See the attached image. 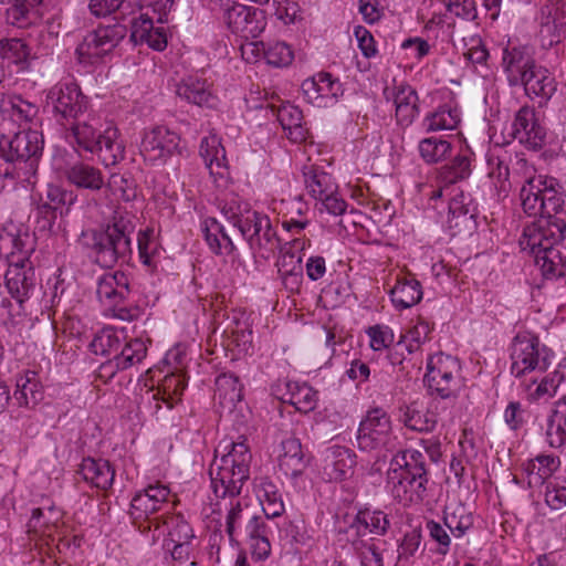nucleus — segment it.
Segmentation results:
<instances>
[{"mask_svg":"<svg viewBox=\"0 0 566 566\" xmlns=\"http://www.w3.org/2000/svg\"><path fill=\"white\" fill-rule=\"evenodd\" d=\"M222 451V455L220 458L216 455L212 461L209 475L216 496L231 499L226 517V532L233 542L237 526L251 516L248 513V506H243L240 500L234 499L250 476L252 454L244 440L224 444Z\"/></svg>","mask_w":566,"mask_h":566,"instance_id":"obj_1","label":"nucleus"},{"mask_svg":"<svg viewBox=\"0 0 566 566\" xmlns=\"http://www.w3.org/2000/svg\"><path fill=\"white\" fill-rule=\"evenodd\" d=\"M565 238V220L551 223L542 219L525 227L520 247L534 256L536 265L546 279H558L566 276V258L558 249Z\"/></svg>","mask_w":566,"mask_h":566,"instance_id":"obj_2","label":"nucleus"},{"mask_svg":"<svg viewBox=\"0 0 566 566\" xmlns=\"http://www.w3.org/2000/svg\"><path fill=\"white\" fill-rule=\"evenodd\" d=\"M11 133L0 134V158L7 163V167L0 169V176L12 181L33 184L43 150L42 135L29 128Z\"/></svg>","mask_w":566,"mask_h":566,"instance_id":"obj_3","label":"nucleus"},{"mask_svg":"<svg viewBox=\"0 0 566 566\" xmlns=\"http://www.w3.org/2000/svg\"><path fill=\"white\" fill-rule=\"evenodd\" d=\"M135 219L130 212L117 209L104 230H91L85 234L90 237L91 242L86 245L92 250L97 264L113 268L117 263L129 261Z\"/></svg>","mask_w":566,"mask_h":566,"instance_id":"obj_4","label":"nucleus"},{"mask_svg":"<svg viewBox=\"0 0 566 566\" xmlns=\"http://www.w3.org/2000/svg\"><path fill=\"white\" fill-rule=\"evenodd\" d=\"M502 66L510 86L522 85L531 98L548 101L556 92L554 75L545 66L538 65L526 48H505Z\"/></svg>","mask_w":566,"mask_h":566,"instance_id":"obj_5","label":"nucleus"},{"mask_svg":"<svg viewBox=\"0 0 566 566\" xmlns=\"http://www.w3.org/2000/svg\"><path fill=\"white\" fill-rule=\"evenodd\" d=\"M426 455L413 449L397 453L388 471L392 496L403 505L421 503L428 491Z\"/></svg>","mask_w":566,"mask_h":566,"instance_id":"obj_6","label":"nucleus"},{"mask_svg":"<svg viewBox=\"0 0 566 566\" xmlns=\"http://www.w3.org/2000/svg\"><path fill=\"white\" fill-rule=\"evenodd\" d=\"M96 118L90 113L76 123L66 125V138H73L78 149L96 154L106 167L116 165L124 158V146L118 140L115 127H107L104 132L95 128Z\"/></svg>","mask_w":566,"mask_h":566,"instance_id":"obj_7","label":"nucleus"},{"mask_svg":"<svg viewBox=\"0 0 566 566\" xmlns=\"http://www.w3.org/2000/svg\"><path fill=\"white\" fill-rule=\"evenodd\" d=\"M520 197L524 212L536 218L533 222L542 219L551 223L564 220L557 216L563 209L564 198L559 189H555L553 180L542 176L531 177L522 187Z\"/></svg>","mask_w":566,"mask_h":566,"instance_id":"obj_8","label":"nucleus"},{"mask_svg":"<svg viewBox=\"0 0 566 566\" xmlns=\"http://www.w3.org/2000/svg\"><path fill=\"white\" fill-rule=\"evenodd\" d=\"M48 106L62 127L76 123L88 113V99L75 83H57L46 94Z\"/></svg>","mask_w":566,"mask_h":566,"instance_id":"obj_9","label":"nucleus"},{"mask_svg":"<svg viewBox=\"0 0 566 566\" xmlns=\"http://www.w3.org/2000/svg\"><path fill=\"white\" fill-rule=\"evenodd\" d=\"M460 364L455 357L442 353L433 355L427 363L424 382L429 391L446 399L459 388Z\"/></svg>","mask_w":566,"mask_h":566,"instance_id":"obj_10","label":"nucleus"},{"mask_svg":"<svg viewBox=\"0 0 566 566\" xmlns=\"http://www.w3.org/2000/svg\"><path fill=\"white\" fill-rule=\"evenodd\" d=\"M548 356V349L541 346L537 336L517 334L511 346V373L515 377H521L527 371L544 370L549 364Z\"/></svg>","mask_w":566,"mask_h":566,"instance_id":"obj_11","label":"nucleus"},{"mask_svg":"<svg viewBox=\"0 0 566 566\" xmlns=\"http://www.w3.org/2000/svg\"><path fill=\"white\" fill-rule=\"evenodd\" d=\"M390 438L391 421L387 412L381 408L370 409L358 428V448L363 451L386 448Z\"/></svg>","mask_w":566,"mask_h":566,"instance_id":"obj_12","label":"nucleus"},{"mask_svg":"<svg viewBox=\"0 0 566 566\" xmlns=\"http://www.w3.org/2000/svg\"><path fill=\"white\" fill-rule=\"evenodd\" d=\"M180 137L165 126H156L144 134L140 155L151 165H163L179 153Z\"/></svg>","mask_w":566,"mask_h":566,"instance_id":"obj_13","label":"nucleus"},{"mask_svg":"<svg viewBox=\"0 0 566 566\" xmlns=\"http://www.w3.org/2000/svg\"><path fill=\"white\" fill-rule=\"evenodd\" d=\"M127 29L120 23L99 25L90 32L77 46L76 52L81 59L93 61L112 52L126 36Z\"/></svg>","mask_w":566,"mask_h":566,"instance_id":"obj_14","label":"nucleus"},{"mask_svg":"<svg viewBox=\"0 0 566 566\" xmlns=\"http://www.w3.org/2000/svg\"><path fill=\"white\" fill-rule=\"evenodd\" d=\"M73 193L55 185H48L45 192L33 198L36 227L40 231H53L57 211L66 203L72 205Z\"/></svg>","mask_w":566,"mask_h":566,"instance_id":"obj_15","label":"nucleus"},{"mask_svg":"<svg viewBox=\"0 0 566 566\" xmlns=\"http://www.w3.org/2000/svg\"><path fill=\"white\" fill-rule=\"evenodd\" d=\"M224 21L228 28L244 39L256 38L265 28V17L262 10L234 2L224 10Z\"/></svg>","mask_w":566,"mask_h":566,"instance_id":"obj_16","label":"nucleus"},{"mask_svg":"<svg viewBox=\"0 0 566 566\" xmlns=\"http://www.w3.org/2000/svg\"><path fill=\"white\" fill-rule=\"evenodd\" d=\"M4 280L8 292L20 304L31 296L36 285L35 271L27 258L10 261Z\"/></svg>","mask_w":566,"mask_h":566,"instance_id":"obj_17","label":"nucleus"},{"mask_svg":"<svg viewBox=\"0 0 566 566\" xmlns=\"http://www.w3.org/2000/svg\"><path fill=\"white\" fill-rule=\"evenodd\" d=\"M170 490L164 484H149L138 491L130 501L129 514L137 520H147L168 503Z\"/></svg>","mask_w":566,"mask_h":566,"instance_id":"obj_18","label":"nucleus"},{"mask_svg":"<svg viewBox=\"0 0 566 566\" xmlns=\"http://www.w3.org/2000/svg\"><path fill=\"white\" fill-rule=\"evenodd\" d=\"M0 113L3 129L11 133L14 126L22 129L24 125L31 123L36 117L39 108L20 95H12L2 101Z\"/></svg>","mask_w":566,"mask_h":566,"instance_id":"obj_19","label":"nucleus"},{"mask_svg":"<svg viewBox=\"0 0 566 566\" xmlns=\"http://www.w3.org/2000/svg\"><path fill=\"white\" fill-rule=\"evenodd\" d=\"M176 94L185 102L199 107L214 108L218 104L212 84L195 75L184 77L176 85Z\"/></svg>","mask_w":566,"mask_h":566,"instance_id":"obj_20","label":"nucleus"},{"mask_svg":"<svg viewBox=\"0 0 566 566\" xmlns=\"http://www.w3.org/2000/svg\"><path fill=\"white\" fill-rule=\"evenodd\" d=\"M384 94L387 99L392 98L396 106V120L400 127H409L419 115V97L410 86L400 84L392 88L386 87Z\"/></svg>","mask_w":566,"mask_h":566,"instance_id":"obj_21","label":"nucleus"},{"mask_svg":"<svg viewBox=\"0 0 566 566\" xmlns=\"http://www.w3.org/2000/svg\"><path fill=\"white\" fill-rule=\"evenodd\" d=\"M512 135L532 149H539L545 144V130L537 123L534 109L528 106L521 107L516 113Z\"/></svg>","mask_w":566,"mask_h":566,"instance_id":"obj_22","label":"nucleus"},{"mask_svg":"<svg viewBox=\"0 0 566 566\" xmlns=\"http://www.w3.org/2000/svg\"><path fill=\"white\" fill-rule=\"evenodd\" d=\"M64 176L70 185L90 192H98L106 185L103 171L85 161L70 164L65 168Z\"/></svg>","mask_w":566,"mask_h":566,"instance_id":"obj_23","label":"nucleus"},{"mask_svg":"<svg viewBox=\"0 0 566 566\" xmlns=\"http://www.w3.org/2000/svg\"><path fill=\"white\" fill-rule=\"evenodd\" d=\"M96 294L103 305L118 306L129 294L127 275L120 271L103 274L97 281Z\"/></svg>","mask_w":566,"mask_h":566,"instance_id":"obj_24","label":"nucleus"},{"mask_svg":"<svg viewBox=\"0 0 566 566\" xmlns=\"http://www.w3.org/2000/svg\"><path fill=\"white\" fill-rule=\"evenodd\" d=\"M308 459L303 452L302 444L296 438H287L281 442L279 468L285 476L295 479L307 468Z\"/></svg>","mask_w":566,"mask_h":566,"instance_id":"obj_25","label":"nucleus"},{"mask_svg":"<svg viewBox=\"0 0 566 566\" xmlns=\"http://www.w3.org/2000/svg\"><path fill=\"white\" fill-rule=\"evenodd\" d=\"M147 355V346L140 338H134L114 355L112 359L101 366L103 373L113 376L118 370H125L143 361Z\"/></svg>","mask_w":566,"mask_h":566,"instance_id":"obj_26","label":"nucleus"},{"mask_svg":"<svg viewBox=\"0 0 566 566\" xmlns=\"http://www.w3.org/2000/svg\"><path fill=\"white\" fill-rule=\"evenodd\" d=\"M222 211L248 241L252 234H255V228H259L260 219L266 217L265 214L251 210L248 203H240L235 200L227 202Z\"/></svg>","mask_w":566,"mask_h":566,"instance_id":"obj_27","label":"nucleus"},{"mask_svg":"<svg viewBox=\"0 0 566 566\" xmlns=\"http://www.w3.org/2000/svg\"><path fill=\"white\" fill-rule=\"evenodd\" d=\"M78 474L91 485L99 490H108L114 482L115 470L107 460L85 458L78 468Z\"/></svg>","mask_w":566,"mask_h":566,"instance_id":"obj_28","label":"nucleus"},{"mask_svg":"<svg viewBox=\"0 0 566 566\" xmlns=\"http://www.w3.org/2000/svg\"><path fill=\"white\" fill-rule=\"evenodd\" d=\"M253 485L266 517L280 516L284 512V504L277 485L268 476L255 478Z\"/></svg>","mask_w":566,"mask_h":566,"instance_id":"obj_29","label":"nucleus"},{"mask_svg":"<svg viewBox=\"0 0 566 566\" xmlns=\"http://www.w3.org/2000/svg\"><path fill=\"white\" fill-rule=\"evenodd\" d=\"M325 467L331 480L342 481L353 475L356 465V454L348 448L334 446L328 449Z\"/></svg>","mask_w":566,"mask_h":566,"instance_id":"obj_30","label":"nucleus"},{"mask_svg":"<svg viewBox=\"0 0 566 566\" xmlns=\"http://www.w3.org/2000/svg\"><path fill=\"white\" fill-rule=\"evenodd\" d=\"M250 248L263 259H269L277 248H281V239L273 229L270 218H261L255 234L249 239Z\"/></svg>","mask_w":566,"mask_h":566,"instance_id":"obj_31","label":"nucleus"},{"mask_svg":"<svg viewBox=\"0 0 566 566\" xmlns=\"http://www.w3.org/2000/svg\"><path fill=\"white\" fill-rule=\"evenodd\" d=\"M555 396H566V359L557 368L542 378L530 397L535 400L551 399Z\"/></svg>","mask_w":566,"mask_h":566,"instance_id":"obj_32","label":"nucleus"},{"mask_svg":"<svg viewBox=\"0 0 566 566\" xmlns=\"http://www.w3.org/2000/svg\"><path fill=\"white\" fill-rule=\"evenodd\" d=\"M390 526L387 514L380 510L364 509L356 514L352 527L356 530L358 535L371 534L374 536H382Z\"/></svg>","mask_w":566,"mask_h":566,"instance_id":"obj_33","label":"nucleus"},{"mask_svg":"<svg viewBox=\"0 0 566 566\" xmlns=\"http://www.w3.org/2000/svg\"><path fill=\"white\" fill-rule=\"evenodd\" d=\"M422 295L421 284L415 277L400 276L390 290L391 302L399 310L409 308L418 304Z\"/></svg>","mask_w":566,"mask_h":566,"instance_id":"obj_34","label":"nucleus"},{"mask_svg":"<svg viewBox=\"0 0 566 566\" xmlns=\"http://www.w3.org/2000/svg\"><path fill=\"white\" fill-rule=\"evenodd\" d=\"M476 214L478 208L470 195L461 192L449 202V223L451 227L470 228L474 224Z\"/></svg>","mask_w":566,"mask_h":566,"instance_id":"obj_35","label":"nucleus"},{"mask_svg":"<svg viewBox=\"0 0 566 566\" xmlns=\"http://www.w3.org/2000/svg\"><path fill=\"white\" fill-rule=\"evenodd\" d=\"M303 177L308 193L317 200L337 191V185L332 176L315 166H305Z\"/></svg>","mask_w":566,"mask_h":566,"instance_id":"obj_36","label":"nucleus"},{"mask_svg":"<svg viewBox=\"0 0 566 566\" xmlns=\"http://www.w3.org/2000/svg\"><path fill=\"white\" fill-rule=\"evenodd\" d=\"M31 52L24 40L19 38L0 40V61L3 65H17L20 71L28 67Z\"/></svg>","mask_w":566,"mask_h":566,"instance_id":"obj_37","label":"nucleus"},{"mask_svg":"<svg viewBox=\"0 0 566 566\" xmlns=\"http://www.w3.org/2000/svg\"><path fill=\"white\" fill-rule=\"evenodd\" d=\"M546 437L553 448H560L566 443V395L554 405L547 420Z\"/></svg>","mask_w":566,"mask_h":566,"instance_id":"obj_38","label":"nucleus"},{"mask_svg":"<svg viewBox=\"0 0 566 566\" xmlns=\"http://www.w3.org/2000/svg\"><path fill=\"white\" fill-rule=\"evenodd\" d=\"M558 464L559 460L556 457L547 454H541L528 460L523 464V470L528 479V486L533 488L546 483L545 480L553 474Z\"/></svg>","mask_w":566,"mask_h":566,"instance_id":"obj_39","label":"nucleus"},{"mask_svg":"<svg viewBox=\"0 0 566 566\" xmlns=\"http://www.w3.org/2000/svg\"><path fill=\"white\" fill-rule=\"evenodd\" d=\"M460 111L455 106L444 104L428 114L422 122L427 133L455 129L460 123Z\"/></svg>","mask_w":566,"mask_h":566,"instance_id":"obj_40","label":"nucleus"},{"mask_svg":"<svg viewBox=\"0 0 566 566\" xmlns=\"http://www.w3.org/2000/svg\"><path fill=\"white\" fill-rule=\"evenodd\" d=\"M14 400L20 407L33 408L43 399V391L35 373H28L17 380Z\"/></svg>","mask_w":566,"mask_h":566,"instance_id":"obj_41","label":"nucleus"},{"mask_svg":"<svg viewBox=\"0 0 566 566\" xmlns=\"http://www.w3.org/2000/svg\"><path fill=\"white\" fill-rule=\"evenodd\" d=\"M220 405L232 408L237 402L241 401L242 384L234 374H221L216 379V394Z\"/></svg>","mask_w":566,"mask_h":566,"instance_id":"obj_42","label":"nucleus"},{"mask_svg":"<svg viewBox=\"0 0 566 566\" xmlns=\"http://www.w3.org/2000/svg\"><path fill=\"white\" fill-rule=\"evenodd\" d=\"M205 239L216 254H230L234 245L224 228L213 218L206 219L202 223Z\"/></svg>","mask_w":566,"mask_h":566,"instance_id":"obj_43","label":"nucleus"},{"mask_svg":"<svg viewBox=\"0 0 566 566\" xmlns=\"http://www.w3.org/2000/svg\"><path fill=\"white\" fill-rule=\"evenodd\" d=\"M471 154H458L454 158L440 168L439 177L446 185L455 184L464 180L471 175Z\"/></svg>","mask_w":566,"mask_h":566,"instance_id":"obj_44","label":"nucleus"},{"mask_svg":"<svg viewBox=\"0 0 566 566\" xmlns=\"http://www.w3.org/2000/svg\"><path fill=\"white\" fill-rule=\"evenodd\" d=\"M157 527H163L166 532L168 541L171 543H180L185 541H193L195 533L190 524L185 520L181 514H174L167 516L163 524L159 525L158 518H154Z\"/></svg>","mask_w":566,"mask_h":566,"instance_id":"obj_45","label":"nucleus"},{"mask_svg":"<svg viewBox=\"0 0 566 566\" xmlns=\"http://www.w3.org/2000/svg\"><path fill=\"white\" fill-rule=\"evenodd\" d=\"M277 119L284 130L289 132V138L293 142L305 139V132L302 127V111L293 105H283L277 111Z\"/></svg>","mask_w":566,"mask_h":566,"instance_id":"obj_46","label":"nucleus"},{"mask_svg":"<svg viewBox=\"0 0 566 566\" xmlns=\"http://www.w3.org/2000/svg\"><path fill=\"white\" fill-rule=\"evenodd\" d=\"M418 150L422 160L432 165L444 160L451 154L452 145L447 139L428 137L419 142Z\"/></svg>","mask_w":566,"mask_h":566,"instance_id":"obj_47","label":"nucleus"},{"mask_svg":"<svg viewBox=\"0 0 566 566\" xmlns=\"http://www.w3.org/2000/svg\"><path fill=\"white\" fill-rule=\"evenodd\" d=\"M402 421L405 426L415 431H431L437 424V417L428 410H420L416 403L406 407Z\"/></svg>","mask_w":566,"mask_h":566,"instance_id":"obj_48","label":"nucleus"},{"mask_svg":"<svg viewBox=\"0 0 566 566\" xmlns=\"http://www.w3.org/2000/svg\"><path fill=\"white\" fill-rule=\"evenodd\" d=\"M289 402L300 412L307 413L315 409L317 392L308 385H295L290 387Z\"/></svg>","mask_w":566,"mask_h":566,"instance_id":"obj_49","label":"nucleus"},{"mask_svg":"<svg viewBox=\"0 0 566 566\" xmlns=\"http://www.w3.org/2000/svg\"><path fill=\"white\" fill-rule=\"evenodd\" d=\"M266 63L276 67L287 66L294 59L293 50L285 42H273L266 46L261 42Z\"/></svg>","mask_w":566,"mask_h":566,"instance_id":"obj_50","label":"nucleus"},{"mask_svg":"<svg viewBox=\"0 0 566 566\" xmlns=\"http://www.w3.org/2000/svg\"><path fill=\"white\" fill-rule=\"evenodd\" d=\"M443 522L454 537H462L473 525L472 515L463 506H458L452 512L446 510Z\"/></svg>","mask_w":566,"mask_h":566,"instance_id":"obj_51","label":"nucleus"},{"mask_svg":"<svg viewBox=\"0 0 566 566\" xmlns=\"http://www.w3.org/2000/svg\"><path fill=\"white\" fill-rule=\"evenodd\" d=\"M219 142L213 137H205L200 143V155L205 160L211 175L223 176L224 168L220 161L219 154L223 156V149H219Z\"/></svg>","mask_w":566,"mask_h":566,"instance_id":"obj_52","label":"nucleus"},{"mask_svg":"<svg viewBox=\"0 0 566 566\" xmlns=\"http://www.w3.org/2000/svg\"><path fill=\"white\" fill-rule=\"evenodd\" d=\"M7 235L11 239L8 250L3 255L7 256L8 263L17 261L19 258L29 259V253L32 251L31 238L28 232L21 233L7 230Z\"/></svg>","mask_w":566,"mask_h":566,"instance_id":"obj_53","label":"nucleus"},{"mask_svg":"<svg viewBox=\"0 0 566 566\" xmlns=\"http://www.w3.org/2000/svg\"><path fill=\"white\" fill-rule=\"evenodd\" d=\"M541 22L566 28V3L563 1H548L541 9Z\"/></svg>","mask_w":566,"mask_h":566,"instance_id":"obj_54","label":"nucleus"},{"mask_svg":"<svg viewBox=\"0 0 566 566\" xmlns=\"http://www.w3.org/2000/svg\"><path fill=\"white\" fill-rule=\"evenodd\" d=\"M91 347L95 354L115 355L120 348V340L113 331H103L94 337Z\"/></svg>","mask_w":566,"mask_h":566,"instance_id":"obj_55","label":"nucleus"},{"mask_svg":"<svg viewBox=\"0 0 566 566\" xmlns=\"http://www.w3.org/2000/svg\"><path fill=\"white\" fill-rule=\"evenodd\" d=\"M447 11L465 21L478 18L475 0H441Z\"/></svg>","mask_w":566,"mask_h":566,"instance_id":"obj_56","label":"nucleus"},{"mask_svg":"<svg viewBox=\"0 0 566 566\" xmlns=\"http://www.w3.org/2000/svg\"><path fill=\"white\" fill-rule=\"evenodd\" d=\"M544 500L551 510L558 511L566 506V484L556 481L545 483Z\"/></svg>","mask_w":566,"mask_h":566,"instance_id":"obj_57","label":"nucleus"},{"mask_svg":"<svg viewBox=\"0 0 566 566\" xmlns=\"http://www.w3.org/2000/svg\"><path fill=\"white\" fill-rule=\"evenodd\" d=\"M105 186L114 193H118L124 201H130L136 198V186L132 178L114 174Z\"/></svg>","mask_w":566,"mask_h":566,"instance_id":"obj_58","label":"nucleus"},{"mask_svg":"<svg viewBox=\"0 0 566 566\" xmlns=\"http://www.w3.org/2000/svg\"><path fill=\"white\" fill-rule=\"evenodd\" d=\"M153 230H145L138 233V253L142 262L147 266L155 264L154 256L157 250V243L151 239Z\"/></svg>","mask_w":566,"mask_h":566,"instance_id":"obj_59","label":"nucleus"},{"mask_svg":"<svg viewBox=\"0 0 566 566\" xmlns=\"http://www.w3.org/2000/svg\"><path fill=\"white\" fill-rule=\"evenodd\" d=\"M370 347L374 350L388 348L394 343V333L388 326L376 325L368 328Z\"/></svg>","mask_w":566,"mask_h":566,"instance_id":"obj_60","label":"nucleus"},{"mask_svg":"<svg viewBox=\"0 0 566 566\" xmlns=\"http://www.w3.org/2000/svg\"><path fill=\"white\" fill-rule=\"evenodd\" d=\"M426 528L430 538L439 544L438 553L446 555L449 552L451 543V538L447 530L433 520L427 522Z\"/></svg>","mask_w":566,"mask_h":566,"instance_id":"obj_61","label":"nucleus"},{"mask_svg":"<svg viewBox=\"0 0 566 566\" xmlns=\"http://www.w3.org/2000/svg\"><path fill=\"white\" fill-rule=\"evenodd\" d=\"M153 20L144 14L132 21L130 41L134 44H143L151 31Z\"/></svg>","mask_w":566,"mask_h":566,"instance_id":"obj_62","label":"nucleus"},{"mask_svg":"<svg viewBox=\"0 0 566 566\" xmlns=\"http://www.w3.org/2000/svg\"><path fill=\"white\" fill-rule=\"evenodd\" d=\"M193 541H185L180 543H172L174 546L170 551L172 560L179 565L189 564L196 566L193 558Z\"/></svg>","mask_w":566,"mask_h":566,"instance_id":"obj_63","label":"nucleus"},{"mask_svg":"<svg viewBox=\"0 0 566 566\" xmlns=\"http://www.w3.org/2000/svg\"><path fill=\"white\" fill-rule=\"evenodd\" d=\"M318 81V91L322 93L323 101L336 98L342 90L338 81L334 80L329 73H318L316 75Z\"/></svg>","mask_w":566,"mask_h":566,"instance_id":"obj_64","label":"nucleus"}]
</instances>
